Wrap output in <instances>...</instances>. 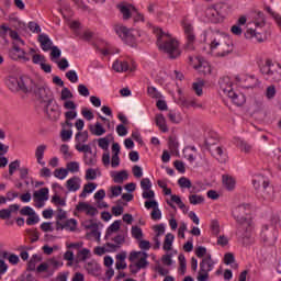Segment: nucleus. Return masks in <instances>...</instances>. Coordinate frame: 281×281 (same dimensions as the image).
<instances>
[{"label": "nucleus", "instance_id": "a211bd4d", "mask_svg": "<svg viewBox=\"0 0 281 281\" xmlns=\"http://www.w3.org/2000/svg\"><path fill=\"white\" fill-rule=\"evenodd\" d=\"M12 52H15V54H18L16 56L12 55L13 60H25V63L30 61V57H27V53H25V50H23L20 46H19V42H13L12 43Z\"/></svg>", "mask_w": 281, "mask_h": 281}, {"label": "nucleus", "instance_id": "79ce46f5", "mask_svg": "<svg viewBox=\"0 0 281 281\" xmlns=\"http://www.w3.org/2000/svg\"><path fill=\"white\" fill-rule=\"evenodd\" d=\"M76 227H78V222L74 218L67 220L61 225V229H67L68 232H76Z\"/></svg>", "mask_w": 281, "mask_h": 281}, {"label": "nucleus", "instance_id": "6e6d98bb", "mask_svg": "<svg viewBox=\"0 0 281 281\" xmlns=\"http://www.w3.org/2000/svg\"><path fill=\"white\" fill-rule=\"evenodd\" d=\"M19 168H21V161L20 160H14L12 162L9 164V175L10 177H12V175H14V172H16V170H19Z\"/></svg>", "mask_w": 281, "mask_h": 281}, {"label": "nucleus", "instance_id": "052dcab7", "mask_svg": "<svg viewBox=\"0 0 281 281\" xmlns=\"http://www.w3.org/2000/svg\"><path fill=\"white\" fill-rule=\"evenodd\" d=\"M132 236H133V238H136V240H140V238H143V236H144V233L142 232L139 226H133L132 227Z\"/></svg>", "mask_w": 281, "mask_h": 281}, {"label": "nucleus", "instance_id": "5fc2aeb1", "mask_svg": "<svg viewBox=\"0 0 281 281\" xmlns=\"http://www.w3.org/2000/svg\"><path fill=\"white\" fill-rule=\"evenodd\" d=\"M74 98V93H71V90L69 88H64L61 90L60 100H64V102H67Z\"/></svg>", "mask_w": 281, "mask_h": 281}, {"label": "nucleus", "instance_id": "423d86ee", "mask_svg": "<svg viewBox=\"0 0 281 281\" xmlns=\"http://www.w3.org/2000/svg\"><path fill=\"white\" fill-rule=\"evenodd\" d=\"M251 214V205L250 204H239L235 206L232 211V215L239 227L243 225H247L249 227L251 220H249V215Z\"/></svg>", "mask_w": 281, "mask_h": 281}, {"label": "nucleus", "instance_id": "f8f14e48", "mask_svg": "<svg viewBox=\"0 0 281 281\" xmlns=\"http://www.w3.org/2000/svg\"><path fill=\"white\" fill-rule=\"evenodd\" d=\"M221 5L207 7L204 11L206 19L211 21V23H218L221 21V16L223 13L220 11Z\"/></svg>", "mask_w": 281, "mask_h": 281}, {"label": "nucleus", "instance_id": "c756f323", "mask_svg": "<svg viewBox=\"0 0 281 281\" xmlns=\"http://www.w3.org/2000/svg\"><path fill=\"white\" fill-rule=\"evenodd\" d=\"M172 203H176V205H178L180 210H186V204L183 203V201H181V196L173 194L171 195V201L167 200V204H169L172 207V210H175L176 206Z\"/></svg>", "mask_w": 281, "mask_h": 281}, {"label": "nucleus", "instance_id": "680f3d73", "mask_svg": "<svg viewBox=\"0 0 281 281\" xmlns=\"http://www.w3.org/2000/svg\"><path fill=\"white\" fill-rule=\"evenodd\" d=\"M168 117L172 124H179V122H181V116L175 111H169Z\"/></svg>", "mask_w": 281, "mask_h": 281}, {"label": "nucleus", "instance_id": "8fccbe9b", "mask_svg": "<svg viewBox=\"0 0 281 281\" xmlns=\"http://www.w3.org/2000/svg\"><path fill=\"white\" fill-rule=\"evenodd\" d=\"M32 93H34L37 98H40V100H45L47 95V90L44 87L38 88L35 85V90H33Z\"/></svg>", "mask_w": 281, "mask_h": 281}, {"label": "nucleus", "instance_id": "ea45409f", "mask_svg": "<svg viewBox=\"0 0 281 281\" xmlns=\"http://www.w3.org/2000/svg\"><path fill=\"white\" fill-rule=\"evenodd\" d=\"M75 142L76 144H87V142H89V132L87 131L78 132L75 135Z\"/></svg>", "mask_w": 281, "mask_h": 281}, {"label": "nucleus", "instance_id": "774afa93", "mask_svg": "<svg viewBox=\"0 0 281 281\" xmlns=\"http://www.w3.org/2000/svg\"><path fill=\"white\" fill-rule=\"evenodd\" d=\"M142 190H150L153 188V182H150L149 178H143L140 181Z\"/></svg>", "mask_w": 281, "mask_h": 281}, {"label": "nucleus", "instance_id": "603ef678", "mask_svg": "<svg viewBox=\"0 0 281 281\" xmlns=\"http://www.w3.org/2000/svg\"><path fill=\"white\" fill-rule=\"evenodd\" d=\"M76 150L78 153H83V155H87L88 153H91L93 149H91V145L83 144H76L75 145Z\"/></svg>", "mask_w": 281, "mask_h": 281}, {"label": "nucleus", "instance_id": "4d7b16f0", "mask_svg": "<svg viewBox=\"0 0 281 281\" xmlns=\"http://www.w3.org/2000/svg\"><path fill=\"white\" fill-rule=\"evenodd\" d=\"M147 93H148L149 98H154L156 100H159V98H161V93L155 87H148Z\"/></svg>", "mask_w": 281, "mask_h": 281}, {"label": "nucleus", "instance_id": "6ab92c4d", "mask_svg": "<svg viewBox=\"0 0 281 281\" xmlns=\"http://www.w3.org/2000/svg\"><path fill=\"white\" fill-rule=\"evenodd\" d=\"M81 183L82 179H80V177L75 176L66 181V188L68 192H78V190H80Z\"/></svg>", "mask_w": 281, "mask_h": 281}, {"label": "nucleus", "instance_id": "c03bdc74", "mask_svg": "<svg viewBox=\"0 0 281 281\" xmlns=\"http://www.w3.org/2000/svg\"><path fill=\"white\" fill-rule=\"evenodd\" d=\"M189 202L191 205H201L202 203H205V198L199 194H191L189 195Z\"/></svg>", "mask_w": 281, "mask_h": 281}, {"label": "nucleus", "instance_id": "a878e982", "mask_svg": "<svg viewBox=\"0 0 281 281\" xmlns=\"http://www.w3.org/2000/svg\"><path fill=\"white\" fill-rule=\"evenodd\" d=\"M228 98H231V100L234 102V104H236V106H243L245 102H247L245 94L240 92L237 93L233 91V94H228Z\"/></svg>", "mask_w": 281, "mask_h": 281}, {"label": "nucleus", "instance_id": "7c9ffc66", "mask_svg": "<svg viewBox=\"0 0 281 281\" xmlns=\"http://www.w3.org/2000/svg\"><path fill=\"white\" fill-rule=\"evenodd\" d=\"M95 188H98V184H95L94 182H89L85 184L81 193L79 194V198L87 199V194H91L95 190Z\"/></svg>", "mask_w": 281, "mask_h": 281}, {"label": "nucleus", "instance_id": "cd10ccee", "mask_svg": "<svg viewBox=\"0 0 281 281\" xmlns=\"http://www.w3.org/2000/svg\"><path fill=\"white\" fill-rule=\"evenodd\" d=\"M122 225V221L116 220L114 221L106 229L105 232V239L111 238V235L115 234L116 232H120V226Z\"/></svg>", "mask_w": 281, "mask_h": 281}, {"label": "nucleus", "instance_id": "69168bd1", "mask_svg": "<svg viewBox=\"0 0 281 281\" xmlns=\"http://www.w3.org/2000/svg\"><path fill=\"white\" fill-rule=\"evenodd\" d=\"M210 254H207V248L200 246L195 249V256H198L199 258H202V260L205 258V256H209Z\"/></svg>", "mask_w": 281, "mask_h": 281}, {"label": "nucleus", "instance_id": "f03ea898", "mask_svg": "<svg viewBox=\"0 0 281 281\" xmlns=\"http://www.w3.org/2000/svg\"><path fill=\"white\" fill-rule=\"evenodd\" d=\"M257 199L260 201H271L273 199V187L265 176H256L252 179Z\"/></svg>", "mask_w": 281, "mask_h": 281}, {"label": "nucleus", "instance_id": "e433bc0d", "mask_svg": "<svg viewBox=\"0 0 281 281\" xmlns=\"http://www.w3.org/2000/svg\"><path fill=\"white\" fill-rule=\"evenodd\" d=\"M172 243H175V235L172 233H168L165 236L162 249L165 251H170L172 249Z\"/></svg>", "mask_w": 281, "mask_h": 281}, {"label": "nucleus", "instance_id": "1a4fd4ad", "mask_svg": "<svg viewBox=\"0 0 281 281\" xmlns=\"http://www.w3.org/2000/svg\"><path fill=\"white\" fill-rule=\"evenodd\" d=\"M261 240L267 247H273L278 243V231H269V225H265L261 231Z\"/></svg>", "mask_w": 281, "mask_h": 281}, {"label": "nucleus", "instance_id": "20e7f679", "mask_svg": "<svg viewBox=\"0 0 281 281\" xmlns=\"http://www.w3.org/2000/svg\"><path fill=\"white\" fill-rule=\"evenodd\" d=\"M260 72L268 82H281V65L267 59L260 67Z\"/></svg>", "mask_w": 281, "mask_h": 281}, {"label": "nucleus", "instance_id": "a18cd8bd", "mask_svg": "<svg viewBox=\"0 0 281 281\" xmlns=\"http://www.w3.org/2000/svg\"><path fill=\"white\" fill-rule=\"evenodd\" d=\"M223 183L227 190H234L236 187V180L229 176H223Z\"/></svg>", "mask_w": 281, "mask_h": 281}, {"label": "nucleus", "instance_id": "7ed1b4c3", "mask_svg": "<svg viewBox=\"0 0 281 281\" xmlns=\"http://www.w3.org/2000/svg\"><path fill=\"white\" fill-rule=\"evenodd\" d=\"M180 25L184 33L186 44L184 49L194 52L196 49V33H194V24L188 16L182 18Z\"/></svg>", "mask_w": 281, "mask_h": 281}, {"label": "nucleus", "instance_id": "4be33fe9", "mask_svg": "<svg viewBox=\"0 0 281 281\" xmlns=\"http://www.w3.org/2000/svg\"><path fill=\"white\" fill-rule=\"evenodd\" d=\"M116 8L122 14L123 21H128V19L133 16V12H135V9L133 5L117 4Z\"/></svg>", "mask_w": 281, "mask_h": 281}, {"label": "nucleus", "instance_id": "c9c22d12", "mask_svg": "<svg viewBox=\"0 0 281 281\" xmlns=\"http://www.w3.org/2000/svg\"><path fill=\"white\" fill-rule=\"evenodd\" d=\"M91 257V250L88 248H83L77 252L76 261L77 262H85L86 260H89Z\"/></svg>", "mask_w": 281, "mask_h": 281}, {"label": "nucleus", "instance_id": "3c124183", "mask_svg": "<svg viewBox=\"0 0 281 281\" xmlns=\"http://www.w3.org/2000/svg\"><path fill=\"white\" fill-rule=\"evenodd\" d=\"M9 36L10 38H12V41H14V43H19L20 45H25V41L21 38V36L19 35V32L14 30H10Z\"/></svg>", "mask_w": 281, "mask_h": 281}, {"label": "nucleus", "instance_id": "de8ad7c7", "mask_svg": "<svg viewBox=\"0 0 281 281\" xmlns=\"http://www.w3.org/2000/svg\"><path fill=\"white\" fill-rule=\"evenodd\" d=\"M47 115L53 122H58L60 120V110L52 108L47 111Z\"/></svg>", "mask_w": 281, "mask_h": 281}, {"label": "nucleus", "instance_id": "9b49d317", "mask_svg": "<svg viewBox=\"0 0 281 281\" xmlns=\"http://www.w3.org/2000/svg\"><path fill=\"white\" fill-rule=\"evenodd\" d=\"M112 69L117 74H124L126 71H135V63L131 61V65L126 60L116 59L113 65Z\"/></svg>", "mask_w": 281, "mask_h": 281}, {"label": "nucleus", "instance_id": "5701e85b", "mask_svg": "<svg viewBox=\"0 0 281 281\" xmlns=\"http://www.w3.org/2000/svg\"><path fill=\"white\" fill-rule=\"evenodd\" d=\"M38 43L41 44L43 52H49V49H52V45H54L49 35L45 33L38 35Z\"/></svg>", "mask_w": 281, "mask_h": 281}, {"label": "nucleus", "instance_id": "2f4dec72", "mask_svg": "<svg viewBox=\"0 0 281 281\" xmlns=\"http://www.w3.org/2000/svg\"><path fill=\"white\" fill-rule=\"evenodd\" d=\"M89 130H90V133L92 135H95L97 137H100L104 135V133H106V130H104V127L102 126V124H100V122H97L94 126L90 125Z\"/></svg>", "mask_w": 281, "mask_h": 281}, {"label": "nucleus", "instance_id": "412c9836", "mask_svg": "<svg viewBox=\"0 0 281 281\" xmlns=\"http://www.w3.org/2000/svg\"><path fill=\"white\" fill-rule=\"evenodd\" d=\"M245 38H256L258 43H265V41H267V35L258 32L257 30L247 29V31L245 32Z\"/></svg>", "mask_w": 281, "mask_h": 281}, {"label": "nucleus", "instance_id": "4468645a", "mask_svg": "<svg viewBox=\"0 0 281 281\" xmlns=\"http://www.w3.org/2000/svg\"><path fill=\"white\" fill-rule=\"evenodd\" d=\"M64 109L66 112L64 113L65 120H76L78 117V105L74 101H65Z\"/></svg>", "mask_w": 281, "mask_h": 281}, {"label": "nucleus", "instance_id": "58836bf2", "mask_svg": "<svg viewBox=\"0 0 281 281\" xmlns=\"http://www.w3.org/2000/svg\"><path fill=\"white\" fill-rule=\"evenodd\" d=\"M195 69H198L200 74H204V75L212 72V68L210 67V64H207V61L203 59H199V65L195 66Z\"/></svg>", "mask_w": 281, "mask_h": 281}, {"label": "nucleus", "instance_id": "39448f33", "mask_svg": "<svg viewBox=\"0 0 281 281\" xmlns=\"http://www.w3.org/2000/svg\"><path fill=\"white\" fill-rule=\"evenodd\" d=\"M211 49H217L216 56L225 58L234 52V43L229 37L217 36L212 40Z\"/></svg>", "mask_w": 281, "mask_h": 281}, {"label": "nucleus", "instance_id": "dca6fc26", "mask_svg": "<svg viewBox=\"0 0 281 281\" xmlns=\"http://www.w3.org/2000/svg\"><path fill=\"white\" fill-rule=\"evenodd\" d=\"M220 89L224 95H234V82L229 77H223L220 79Z\"/></svg>", "mask_w": 281, "mask_h": 281}, {"label": "nucleus", "instance_id": "0e129e2a", "mask_svg": "<svg viewBox=\"0 0 281 281\" xmlns=\"http://www.w3.org/2000/svg\"><path fill=\"white\" fill-rule=\"evenodd\" d=\"M81 115L85 117V120H88V122H91V120L94 117L93 112L87 108L81 110Z\"/></svg>", "mask_w": 281, "mask_h": 281}, {"label": "nucleus", "instance_id": "b1692460", "mask_svg": "<svg viewBox=\"0 0 281 281\" xmlns=\"http://www.w3.org/2000/svg\"><path fill=\"white\" fill-rule=\"evenodd\" d=\"M45 150H47V145H40L35 149V159L40 166H45V161L43 160L45 157Z\"/></svg>", "mask_w": 281, "mask_h": 281}, {"label": "nucleus", "instance_id": "393cba45", "mask_svg": "<svg viewBox=\"0 0 281 281\" xmlns=\"http://www.w3.org/2000/svg\"><path fill=\"white\" fill-rule=\"evenodd\" d=\"M111 177H112L114 183H124V181H126V179H128V172L126 170L113 171L111 173Z\"/></svg>", "mask_w": 281, "mask_h": 281}, {"label": "nucleus", "instance_id": "37998d69", "mask_svg": "<svg viewBox=\"0 0 281 281\" xmlns=\"http://www.w3.org/2000/svg\"><path fill=\"white\" fill-rule=\"evenodd\" d=\"M43 258L38 255H33L27 263V271H36V263L41 262Z\"/></svg>", "mask_w": 281, "mask_h": 281}, {"label": "nucleus", "instance_id": "6e6552de", "mask_svg": "<svg viewBox=\"0 0 281 281\" xmlns=\"http://www.w3.org/2000/svg\"><path fill=\"white\" fill-rule=\"evenodd\" d=\"M114 31L117 34V36H120V38L124 41V43H126L127 45H131V47L135 45V35H133L131 30H128L126 26L116 24L114 26Z\"/></svg>", "mask_w": 281, "mask_h": 281}, {"label": "nucleus", "instance_id": "f257e3e1", "mask_svg": "<svg viewBox=\"0 0 281 281\" xmlns=\"http://www.w3.org/2000/svg\"><path fill=\"white\" fill-rule=\"evenodd\" d=\"M154 34H156L157 45L160 52H165V54H167L171 59L179 58L181 56L179 41L172 38L170 34L165 33L161 29H154Z\"/></svg>", "mask_w": 281, "mask_h": 281}, {"label": "nucleus", "instance_id": "c85d7f7f", "mask_svg": "<svg viewBox=\"0 0 281 281\" xmlns=\"http://www.w3.org/2000/svg\"><path fill=\"white\" fill-rule=\"evenodd\" d=\"M155 122L156 126H158L162 133H168V125L166 124V117L164 114H156Z\"/></svg>", "mask_w": 281, "mask_h": 281}, {"label": "nucleus", "instance_id": "e2e57ef3", "mask_svg": "<svg viewBox=\"0 0 281 281\" xmlns=\"http://www.w3.org/2000/svg\"><path fill=\"white\" fill-rule=\"evenodd\" d=\"M178 184L181 187V188H192V181H190V179L186 178V177H181L179 180H178Z\"/></svg>", "mask_w": 281, "mask_h": 281}, {"label": "nucleus", "instance_id": "72a5a7b5", "mask_svg": "<svg viewBox=\"0 0 281 281\" xmlns=\"http://www.w3.org/2000/svg\"><path fill=\"white\" fill-rule=\"evenodd\" d=\"M7 87H9L10 91H13V92L19 91L20 79L14 76H10L7 81Z\"/></svg>", "mask_w": 281, "mask_h": 281}, {"label": "nucleus", "instance_id": "bf43d9fd", "mask_svg": "<svg viewBox=\"0 0 281 281\" xmlns=\"http://www.w3.org/2000/svg\"><path fill=\"white\" fill-rule=\"evenodd\" d=\"M211 231L213 236H218L221 234V224H218V221L213 220L211 223Z\"/></svg>", "mask_w": 281, "mask_h": 281}, {"label": "nucleus", "instance_id": "aec40b11", "mask_svg": "<svg viewBox=\"0 0 281 281\" xmlns=\"http://www.w3.org/2000/svg\"><path fill=\"white\" fill-rule=\"evenodd\" d=\"M236 236H237L239 243H241L243 245H246V246L251 245V233L248 229L243 232V227L239 226L237 228Z\"/></svg>", "mask_w": 281, "mask_h": 281}, {"label": "nucleus", "instance_id": "49530a36", "mask_svg": "<svg viewBox=\"0 0 281 281\" xmlns=\"http://www.w3.org/2000/svg\"><path fill=\"white\" fill-rule=\"evenodd\" d=\"M168 146L171 153H177L179 150V140H177V137L170 136L168 139Z\"/></svg>", "mask_w": 281, "mask_h": 281}, {"label": "nucleus", "instance_id": "13d9d810", "mask_svg": "<svg viewBox=\"0 0 281 281\" xmlns=\"http://www.w3.org/2000/svg\"><path fill=\"white\" fill-rule=\"evenodd\" d=\"M68 172H80V164H78L77 161H71L67 164V169Z\"/></svg>", "mask_w": 281, "mask_h": 281}, {"label": "nucleus", "instance_id": "a19ab883", "mask_svg": "<svg viewBox=\"0 0 281 281\" xmlns=\"http://www.w3.org/2000/svg\"><path fill=\"white\" fill-rule=\"evenodd\" d=\"M50 202L56 205V207H65L67 205V199L65 198H60V195H58V193H55L52 196Z\"/></svg>", "mask_w": 281, "mask_h": 281}, {"label": "nucleus", "instance_id": "4c0bfd02", "mask_svg": "<svg viewBox=\"0 0 281 281\" xmlns=\"http://www.w3.org/2000/svg\"><path fill=\"white\" fill-rule=\"evenodd\" d=\"M213 155L220 164L227 161V154L223 150V147H216Z\"/></svg>", "mask_w": 281, "mask_h": 281}, {"label": "nucleus", "instance_id": "864d4df0", "mask_svg": "<svg viewBox=\"0 0 281 281\" xmlns=\"http://www.w3.org/2000/svg\"><path fill=\"white\" fill-rule=\"evenodd\" d=\"M179 260V271L181 276H186V270H187V261H186V256L179 255L178 257Z\"/></svg>", "mask_w": 281, "mask_h": 281}, {"label": "nucleus", "instance_id": "f3484780", "mask_svg": "<svg viewBox=\"0 0 281 281\" xmlns=\"http://www.w3.org/2000/svg\"><path fill=\"white\" fill-rule=\"evenodd\" d=\"M77 212H85L87 216H95L98 215V209L95 206H92L91 204L87 202H79L76 205Z\"/></svg>", "mask_w": 281, "mask_h": 281}, {"label": "nucleus", "instance_id": "bb28decb", "mask_svg": "<svg viewBox=\"0 0 281 281\" xmlns=\"http://www.w3.org/2000/svg\"><path fill=\"white\" fill-rule=\"evenodd\" d=\"M1 258L4 260H8L10 265L16 266L19 262H21V259H19V255L8 252V251H2L1 252Z\"/></svg>", "mask_w": 281, "mask_h": 281}, {"label": "nucleus", "instance_id": "09e8293b", "mask_svg": "<svg viewBox=\"0 0 281 281\" xmlns=\"http://www.w3.org/2000/svg\"><path fill=\"white\" fill-rule=\"evenodd\" d=\"M53 175L56 179H60L63 181V179L69 175V171L65 168H58L54 170Z\"/></svg>", "mask_w": 281, "mask_h": 281}, {"label": "nucleus", "instance_id": "473e14b6", "mask_svg": "<svg viewBox=\"0 0 281 281\" xmlns=\"http://www.w3.org/2000/svg\"><path fill=\"white\" fill-rule=\"evenodd\" d=\"M87 229H91L90 233L87 234L89 238H94V240H100V229L95 223L88 225Z\"/></svg>", "mask_w": 281, "mask_h": 281}, {"label": "nucleus", "instance_id": "ddd939ff", "mask_svg": "<svg viewBox=\"0 0 281 281\" xmlns=\"http://www.w3.org/2000/svg\"><path fill=\"white\" fill-rule=\"evenodd\" d=\"M36 89V83L34 80L27 76L20 77V88L19 91H23V93H32Z\"/></svg>", "mask_w": 281, "mask_h": 281}, {"label": "nucleus", "instance_id": "338daca9", "mask_svg": "<svg viewBox=\"0 0 281 281\" xmlns=\"http://www.w3.org/2000/svg\"><path fill=\"white\" fill-rule=\"evenodd\" d=\"M66 78L69 79L70 82L76 83L78 82V74L76 70H69L66 72Z\"/></svg>", "mask_w": 281, "mask_h": 281}, {"label": "nucleus", "instance_id": "f704fd0d", "mask_svg": "<svg viewBox=\"0 0 281 281\" xmlns=\"http://www.w3.org/2000/svg\"><path fill=\"white\" fill-rule=\"evenodd\" d=\"M83 162L86 166H95V164H98V158L93 150L88 154H83Z\"/></svg>", "mask_w": 281, "mask_h": 281}, {"label": "nucleus", "instance_id": "9d476101", "mask_svg": "<svg viewBox=\"0 0 281 281\" xmlns=\"http://www.w3.org/2000/svg\"><path fill=\"white\" fill-rule=\"evenodd\" d=\"M130 262H135L140 269H146L148 267V254L144 251H132L128 257Z\"/></svg>", "mask_w": 281, "mask_h": 281}, {"label": "nucleus", "instance_id": "2eb2a0df", "mask_svg": "<svg viewBox=\"0 0 281 281\" xmlns=\"http://www.w3.org/2000/svg\"><path fill=\"white\" fill-rule=\"evenodd\" d=\"M33 199L35 201L36 207H43L45 203L44 201H47L49 199V189L42 188L33 193Z\"/></svg>", "mask_w": 281, "mask_h": 281}, {"label": "nucleus", "instance_id": "0eeeda50", "mask_svg": "<svg viewBox=\"0 0 281 281\" xmlns=\"http://www.w3.org/2000/svg\"><path fill=\"white\" fill-rule=\"evenodd\" d=\"M216 262L212 260V255H206L200 262V270L198 272V281H210V271L214 270Z\"/></svg>", "mask_w": 281, "mask_h": 281}]
</instances>
